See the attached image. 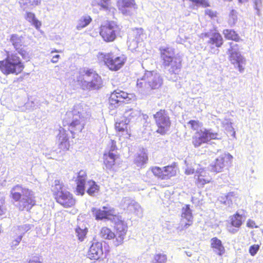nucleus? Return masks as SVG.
Wrapping results in <instances>:
<instances>
[{
	"mask_svg": "<svg viewBox=\"0 0 263 263\" xmlns=\"http://www.w3.org/2000/svg\"><path fill=\"white\" fill-rule=\"evenodd\" d=\"M163 82L160 73L155 71H146L141 78L137 79L136 87L143 96H151L154 94L155 90L161 87Z\"/></svg>",
	"mask_w": 263,
	"mask_h": 263,
	"instance_id": "f257e3e1",
	"label": "nucleus"
},
{
	"mask_svg": "<svg viewBox=\"0 0 263 263\" xmlns=\"http://www.w3.org/2000/svg\"><path fill=\"white\" fill-rule=\"evenodd\" d=\"M83 105L76 104L72 111H67L63 119L64 126H68V130L73 135L81 132L85 125L84 110Z\"/></svg>",
	"mask_w": 263,
	"mask_h": 263,
	"instance_id": "f03ea898",
	"label": "nucleus"
},
{
	"mask_svg": "<svg viewBox=\"0 0 263 263\" xmlns=\"http://www.w3.org/2000/svg\"><path fill=\"white\" fill-rule=\"evenodd\" d=\"M10 196L15 201H19L17 206L21 211H29L35 204L33 192L20 184L11 189Z\"/></svg>",
	"mask_w": 263,
	"mask_h": 263,
	"instance_id": "7ed1b4c3",
	"label": "nucleus"
},
{
	"mask_svg": "<svg viewBox=\"0 0 263 263\" xmlns=\"http://www.w3.org/2000/svg\"><path fill=\"white\" fill-rule=\"evenodd\" d=\"M160 50L164 69L171 74H178L181 68V58L175 55L174 50L172 48L161 47Z\"/></svg>",
	"mask_w": 263,
	"mask_h": 263,
	"instance_id": "20e7f679",
	"label": "nucleus"
},
{
	"mask_svg": "<svg viewBox=\"0 0 263 263\" xmlns=\"http://www.w3.org/2000/svg\"><path fill=\"white\" fill-rule=\"evenodd\" d=\"M77 80L83 89L97 90L103 86L101 76L92 69L84 68L80 71Z\"/></svg>",
	"mask_w": 263,
	"mask_h": 263,
	"instance_id": "39448f33",
	"label": "nucleus"
},
{
	"mask_svg": "<svg viewBox=\"0 0 263 263\" xmlns=\"http://www.w3.org/2000/svg\"><path fill=\"white\" fill-rule=\"evenodd\" d=\"M87 177V174L83 170H81L78 173L76 180V194L78 195L83 196L86 191L89 196H95L99 192L100 186L93 180L86 181Z\"/></svg>",
	"mask_w": 263,
	"mask_h": 263,
	"instance_id": "423d86ee",
	"label": "nucleus"
},
{
	"mask_svg": "<svg viewBox=\"0 0 263 263\" xmlns=\"http://www.w3.org/2000/svg\"><path fill=\"white\" fill-rule=\"evenodd\" d=\"M24 68V64L16 53L8 52L6 58L0 61V70L5 75L11 73L17 74Z\"/></svg>",
	"mask_w": 263,
	"mask_h": 263,
	"instance_id": "0eeeda50",
	"label": "nucleus"
},
{
	"mask_svg": "<svg viewBox=\"0 0 263 263\" xmlns=\"http://www.w3.org/2000/svg\"><path fill=\"white\" fill-rule=\"evenodd\" d=\"M221 139V135L212 128H203L195 133L192 137V143L195 148L199 147L211 140Z\"/></svg>",
	"mask_w": 263,
	"mask_h": 263,
	"instance_id": "6e6552de",
	"label": "nucleus"
},
{
	"mask_svg": "<svg viewBox=\"0 0 263 263\" xmlns=\"http://www.w3.org/2000/svg\"><path fill=\"white\" fill-rule=\"evenodd\" d=\"M156 125L158 127L157 132L164 135L169 131L171 121L168 112L165 109H160L153 115Z\"/></svg>",
	"mask_w": 263,
	"mask_h": 263,
	"instance_id": "1a4fd4ad",
	"label": "nucleus"
},
{
	"mask_svg": "<svg viewBox=\"0 0 263 263\" xmlns=\"http://www.w3.org/2000/svg\"><path fill=\"white\" fill-rule=\"evenodd\" d=\"M98 58L102 60L105 65L111 70L117 71L124 64L125 59L123 55L117 57L111 53H99Z\"/></svg>",
	"mask_w": 263,
	"mask_h": 263,
	"instance_id": "9d476101",
	"label": "nucleus"
},
{
	"mask_svg": "<svg viewBox=\"0 0 263 263\" xmlns=\"http://www.w3.org/2000/svg\"><path fill=\"white\" fill-rule=\"evenodd\" d=\"M230 45V48L228 50L230 54V60L235 68H237L240 72H242L246 65V59L238 51L239 49L237 44L231 43Z\"/></svg>",
	"mask_w": 263,
	"mask_h": 263,
	"instance_id": "9b49d317",
	"label": "nucleus"
},
{
	"mask_svg": "<svg viewBox=\"0 0 263 263\" xmlns=\"http://www.w3.org/2000/svg\"><path fill=\"white\" fill-rule=\"evenodd\" d=\"M204 37L209 39L207 44L209 46L210 52L214 54H218L223 40L221 35L216 30H211L203 34Z\"/></svg>",
	"mask_w": 263,
	"mask_h": 263,
	"instance_id": "f8f14e48",
	"label": "nucleus"
},
{
	"mask_svg": "<svg viewBox=\"0 0 263 263\" xmlns=\"http://www.w3.org/2000/svg\"><path fill=\"white\" fill-rule=\"evenodd\" d=\"M118 29V26L115 22H108L101 27L100 34L105 41L111 42L116 39Z\"/></svg>",
	"mask_w": 263,
	"mask_h": 263,
	"instance_id": "ddd939ff",
	"label": "nucleus"
},
{
	"mask_svg": "<svg viewBox=\"0 0 263 263\" xmlns=\"http://www.w3.org/2000/svg\"><path fill=\"white\" fill-rule=\"evenodd\" d=\"M128 94L119 89L115 90L110 95L108 100V108L114 109L121 105L128 98Z\"/></svg>",
	"mask_w": 263,
	"mask_h": 263,
	"instance_id": "4468645a",
	"label": "nucleus"
},
{
	"mask_svg": "<svg viewBox=\"0 0 263 263\" xmlns=\"http://www.w3.org/2000/svg\"><path fill=\"white\" fill-rule=\"evenodd\" d=\"M232 158V155L230 154L224 153L216 158L215 161L208 166V168L211 172L216 173L221 172L225 166V162L230 161Z\"/></svg>",
	"mask_w": 263,
	"mask_h": 263,
	"instance_id": "2eb2a0df",
	"label": "nucleus"
},
{
	"mask_svg": "<svg viewBox=\"0 0 263 263\" xmlns=\"http://www.w3.org/2000/svg\"><path fill=\"white\" fill-rule=\"evenodd\" d=\"M93 216L97 220H102L104 219H110L111 216L116 215L115 210L114 208L108 209L104 206L103 210L92 208L91 210Z\"/></svg>",
	"mask_w": 263,
	"mask_h": 263,
	"instance_id": "dca6fc26",
	"label": "nucleus"
},
{
	"mask_svg": "<svg viewBox=\"0 0 263 263\" xmlns=\"http://www.w3.org/2000/svg\"><path fill=\"white\" fill-rule=\"evenodd\" d=\"M181 217V224L179 227L180 228V230L187 229L193 223V216L190 205H185L182 208Z\"/></svg>",
	"mask_w": 263,
	"mask_h": 263,
	"instance_id": "f3484780",
	"label": "nucleus"
},
{
	"mask_svg": "<svg viewBox=\"0 0 263 263\" xmlns=\"http://www.w3.org/2000/svg\"><path fill=\"white\" fill-rule=\"evenodd\" d=\"M55 198L58 203L65 208L71 207L75 203L72 195L67 190L59 193Z\"/></svg>",
	"mask_w": 263,
	"mask_h": 263,
	"instance_id": "a211bd4d",
	"label": "nucleus"
},
{
	"mask_svg": "<svg viewBox=\"0 0 263 263\" xmlns=\"http://www.w3.org/2000/svg\"><path fill=\"white\" fill-rule=\"evenodd\" d=\"M115 228L116 230V239L114 240L115 246H118L123 242L127 230V227L122 221H120L116 223Z\"/></svg>",
	"mask_w": 263,
	"mask_h": 263,
	"instance_id": "6ab92c4d",
	"label": "nucleus"
},
{
	"mask_svg": "<svg viewBox=\"0 0 263 263\" xmlns=\"http://www.w3.org/2000/svg\"><path fill=\"white\" fill-rule=\"evenodd\" d=\"M102 244L100 242H93L87 253V257L90 259L98 260L103 255Z\"/></svg>",
	"mask_w": 263,
	"mask_h": 263,
	"instance_id": "aec40b11",
	"label": "nucleus"
},
{
	"mask_svg": "<svg viewBox=\"0 0 263 263\" xmlns=\"http://www.w3.org/2000/svg\"><path fill=\"white\" fill-rule=\"evenodd\" d=\"M118 4L119 10L124 15H131L135 9L134 0H118Z\"/></svg>",
	"mask_w": 263,
	"mask_h": 263,
	"instance_id": "412c9836",
	"label": "nucleus"
},
{
	"mask_svg": "<svg viewBox=\"0 0 263 263\" xmlns=\"http://www.w3.org/2000/svg\"><path fill=\"white\" fill-rule=\"evenodd\" d=\"M238 197V194L236 192H230L227 194H222L218 198L219 201L228 207H232Z\"/></svg>",
	"mask_w": 263,
	"mask_h": 263,
	"instance_id": "4be33fe9",
	"label": "nucleus"
},
{
	"mask_svg": "<svg viewBox=\"0 0 263 263\" xmlns=\"http://www.w3.org/2000/svg\"><path fill=\"white\" fill-rule=\"evenodd\" d=\"M60 148L62 149H68L69 147L68 132L63 128H60L58 136Z\"/></svg>",
	"mask_w": 263,
	"mask_h": 263,
	"instance_id": "5701e85b",
	"label": "nucleus"
},
{
	"mask_svg": "<svg viewBox=\"0 0 263 263\" xmlns=\"http://www.w3.org/2000/svg\"><path fill=\"white\" fill-rule=\"evenodd\" d=\"M148 155L147 151L144 148L140 149L136 155L134 163L138 167H143L147 163Z\"/></svg>",
	"mask_w": 263,
	"mask_h": 263,
	"instance_id": "b1692460",
	"label": "nucleus"
},
{
	"mask_svg": "<svg viewBox=\"0 0 263 263\" xmlns=\"http://www.w3.org/2000/svg\"><path fill=\"white\" fill-rule=\"evenodd\" d=\"M211 247L213 251L219 256H222L225 253V249L221 241L217 237H213L211 239Z\"/></svg>",
	"mask_w": 263,
	"mask_h": 263,
	"instance_id": "393cba45",
	"label": "nucleus"
},
{
	"mask_svg": "<svg viewBox=\"0 0 263 263\" xmlns=\"http://www.w3.org/2000/svg\"><path fill=\"white\" fill-rule=\"evenodd\" d=\"M9 41L15 50L19 49V48L22 46L25 47L24 45V37L22 35H20L17 34H12L10 36Z\"/></svg>",
	"mask_w": 263,
	"mask_h": 263,
	"instance_id": "a878e982",
	"label": "nucleus"
},
{
	"mask_svg": "<svg viewBox=\"0 0 263 263\" xmlns=\"http://www.w3.org/2000/svg\"><path fill=\"white\" fill-rule=\"evenodd\" d=\"M33 227L32 224H24L22 225L14 227L12 229V232L16 235H21L23 238L24 234L30 230Z\"/></svg>",
	"mask_w": 263,
	"mask_h": 263,
	"instance_id": "bb28decb",
	"label": "nucleus"
},
{
	"mask_svg": "<svg viewBox=\"0 0 263 263\" xmlns=\"http://www.w3.org/2000/svg\"><path fill=\"white\" fill-rule=\"evenodd\" d=\"M109 1L110 0H93L91 2V5L92 7L98 6L100 10L110 11L111 8L109 7Z\"/></svg>",
	"mask_w": 263,
	"mask_h": 263,
	"instance_id": "cd10ccee",
	"label": "nucleus"
},
{
	"mask_svg": "<svg viewBox=\"0 0 263 263\" xmlns=\"http://www.w3.org/2000/svg\"><path fill=\"white\" fill-rule=\"evenodd\" d=\"M245 220V216L237 212L231 217V224L236 228H239Z\"/></svg>",
	"mask_w": 263,
	"mask_h": 263,
	"instance_id": "c85d7f7f",
	"label": "nucleus"
},
{
	"mask_svg": "<svg viewBox=\"0 0 263 263\" xmlns=\"http://www.w3.org/2000/svg\"><path fill=\"white\" fill-rule=\"evenodd\" d=\"M104 156L105 157L104 162L106 168L109 170H111L115 164L117 154L116 153H111V154L105 153Z\"/></svg>",
	"mask_w": 263,
	"mask_h": 263,
	"instance_id": "c756f323",
	"label": "nucleus"
},
{
	"mask_svg": "<svg viewBox=\"0 0 263 263\" xmlns=\"http://www.w3.org/2000/svg\"><path fill=\"white\" fill-rule=\"evenodd\" d=\"M100 235L101 238L104 239H113V241L116 239V234L110 229L106 227L102 228Z\"/></svg>",
	"mask_w": 263,
	"mask_h": 263,
	"instance_id": "7c9ffc66",
	"label": "nucleus"
},
{
	"mask_svg": "<svg viewBox=\"0 0 263 263\" xmlns=\"http://www.w3.org/2000/svg\"><path fill=\"white\" fill-rule=\"evenodd\" d=\"M22 8L25 10L26 9H31L41 3V0H20L19 2Z\"/></svg>",
	"mask_w": 263,
	"mask_h": 263,
	"instance_id": "2f4dec72",
	"label": "nucleus"
},
{
	"mask_svg": "<svg viewBox=\"0 0 263 263\" xmlns=\"http://www.w3.org/2000/svg\"><path fill=\"white\" fill-rule=\"evenodd\" d=\"M224 37L228 40H231L235 42L241 40L239 35L232 29H224L223 31Z\"/></svg>",
	"mask_w": 263,
	"mask_h": 263,
	"instance_id": "473e14b6",
	"label": "nucleus"
},
{
	"mask_svg": "<svg viewBox=\"0 0 263 263\" xmlns=\"http://www.w3.org/2000/svg\"><path fill=\"white\" fill-rule=\"evenodd\" d=\"M141 115V111L136 109L130 108L125 111V118L129 120L136 119Z\"/></svg>",
	"mask_w": 263,
	"mask_h": 263,
	"instance_id": "72a5a7b5",
	"label": "nucleus"
},
{
	"mask_svg": "<svg viewBox=\"0 0 263 263\" xmlns=\"http://www.w3.org/2000/svg\"><path fill=\"white\" fill-rule=\"evenodd\" d=\"M176 171L172 165H168L163 167L162 179H170L171 177L175 176Z\"/></svg>",
	"mask_w": 263,
	"mask_h": 263,
	"instance_id": "f704fd0d",
	"label": "nucleus"
},
{
	"mask_svg": "<svg viewBox=\"0 0 263 263\" xmlns=\"http://www.w3.org/2000/svg\"><path fill=\"white\" fill-rule=\"evenodd\" d=\"M129 122V120L126 118H124L119 121H117L115 123L116 129L121 132H127Z\"/></svg>",
	"mask_w": 263,
	"mask_h": 263,
	"instance_id": "c9c22d12",
	"label": "nucleus"
},
{
	"mask_svg": "<svg viewBox=\"0 0 263 263\" xmlns=\"http://www.w3.org/2000/svg\"><path fill=\"white\" fill-rule=\"evenodd\" d=\"M198 173V175H195V177L196 178V177H197V179L199 183L204 185L210 181L211 178L205 175L206 172L204 170H201Z\"/></svg>",
	"mask_w": 263,
	"mask_h": 263,
	"instance_id": "e433bc0d",
	"label": "nucleus"
},
{
	"mask_svg": "<svg viewBox=\"0 0 263 263\" xmlns=\"http://www.w3.org/2000/svg\"><path fill=\"white\" fill-rule=\"evenodd\" d=\"M92 19L89 15H85L82 16L78 22L77 26L78 30H81L82 28L86 27L91 22Z\"/></svg>",
	"mask_w": 263,
	"mask_h": 263,
	"instance_id": "4c0bfd02",
	"label": "nucleus"
},
{
	"mask_svg": "<svg viewBox=\"0 0 263 263\" xmlns=\"http://www.w3.org/2000/svg\"><path fill=\"white\" fill-rule=\"evenodd\" d=\"M26 19L31 23L36 28H39L41 25V23L35 17V14L32 12H27L25 16Z\"/></svg>",
	"mask_w": 263,
	"mask_h": 263,
	"instance_id": "58836bf2",
	"label": "nucleus"
},
{
	"mask_svg": "<svg viewBox=\"0 0 263 263\" xmlns=\"http://www.w3.org/2000/svg\"><path fill=\"white\" fill-rule=\"evenodd\" d=\"M127 211L130 213H135L136 215H138L141 213V208L138 202L133 200L128 207Z\"/></svg>",
	"mask_w": 263,
	"mask_h": 263,
	"instance_id": "ea45409f",
	"label": "nucleus"
},
{
	"mask_svg": "<svg viewBox=\"0 0 263 263\" xmlns=\"http://www.w3.org/2000/svg\"><path fill=\"white\" fill-rule=\"evenodd\" d=\"M66 190L64 188L63 185L60 182V180H55L54 182V185L52 186V191L56 197L59 193L63 192Z\"/></svg>",
	"mask_w": 263,
	"mask_h": 263,
	"instance_id": "a19ab883",
	"label": "nucleus"
},
{
	"mask_svg": "<svg viewBox=\"0 0 263 263\" xmlns=\"http://www.w3.org/2000/svg\"><path fill=\"white\" fill-rule=\"evenodd\" d=\"M75 232L78 239L80 241H83L87 233L88 229L87 228L84 227L82 228L80 227H78L75 229Z\"/></svg>",
	"mask_w": 263,
	"mask_h": 263,
	"instance_id": "79ce46f5",
	"label": "nucleus"
},
{
	"mask_svg": "<svg viewBox=\"0 0 263 263\" xmlns=\"http://www.w3.org/2000/svg\"><path fill=\"white\" fill-rule=\"evenodd\" d=\"M167 257L165 254L159 253L156 254L152 263H166Z\"/></svg>",
	"mask_w": 263,
	"mask_h": 263,
	"instance_id": "37998d69",
	"label": "nucleus"
},
{
	"mask_svg": "<svg viewBox=\"0 0 263 263\" xmlns=\"http://www.w3.org/2000/svg\"><path fill=\"white\" fill-rule=\"evenodd\" d=\"M132 201H133V200L131 198H130L129 197H124L121 201V202L120 203V206L124 210L127 211L128 207H129L130 204H131V202H132Z\"/></svg>",
	"mask_w": 263,
	"mask_h": 263,
	"instance_id": "c03bdc74",
	"label": "nucleus"
},
{
	"mask_svg": "<svg viewBox=\"0 0 263 263\" xmlns=\"http://www.w3.org/2000/svg\"><path fill=\"white\" fill-rule=\"evenodd\" d=\"M13 234L14 235L12 236V239L10 243L11 247L13 249H15L19 245L23 238L21 235L18 236L14 234Z\"/></svg>",
	"mask_w": 263,
	"mask_h": 263,
	"instance_id": "a18cd8bd",
	"label": "nucleus"
},
{
	"mask_svg": "<svg viewBox=\"0 0 263 263\" xmlns=\"http://www.w3.org/2000/svg\"><path fill=\"white\" fill-rule=\"evenodd\" d=\"M117 149V148L116 146V141H115L114 140H111L105 153H106L107 154H111V153L116 154Z\"/></svg>",
	"mask_w": 263,
	"mask_h": 263,
	"instance_id": "49530a36",
	"label": "nucleus"
},
{
	"mask_svg": "<svg viewBox=\"0 0 263 263\" xmlns=\"http://www.w3.org/2000/svg\"><path fill=\"white\" fill-rule=\"evenodd\" d=\"M7 210L5 198L4 196L0 195V215L5 214Z\"/></svg>",
	"mask_w": 263,
	"mask_h": 263,
	"instance_id": "de8ad7c7",
	"label": "nucleus"
},
{
	"mask_svg": "<svg viewBox=\"0 0 263 263\" xmlns=\"http://www.w3.org/2000/svg\"><path fill=\"white\" fill-rule=\"evenodd\" d=\"M151 170L156 177L162 179L163 168L158 166H154L151 168Z\"/></svg>",
	"mask_w": 263,
	"mask_h": 263,
	"instance_id": "09e8293b",
	"label": "nucleus"
},
{
	"mask_svg": "<svg viewBox=\"0 0 263 263\" xmlns=\"http://www.w3.org/2000/svg\"><path fill=\"white\" fill-rule=\"evenodd\" d=\"M237 21V17L236 15V11L234 10H231L229 19V24L231 26H233L235 24Z\"/></svg>",
	"mask_w": 263,
	"mask_h": 263,
	"instance_id": "8fccbe9b",
	"label": "nucleus"
},
{
	"mask_svg": "<svg viewBox=\"0 0 263 263\" xmlns=\"http://www.w3.org/2000/svg\"><path fill=\"white\" fill-rule=\"evenodd\" d=\"M24 47L22 46L19 48V49H16L18 53H19L23 58V59L28 60L29 59V54L28 51H27L24 48Z\"/></svg>",
	"mask_w": 263,
	"mask_h": 263,
	"instance_id": "3c124183",
	"label": "nucleus"
},
{
	"mask_svg": "<svg viewBox=\"0 0 263 263\" xmlns=\"http://www.w3.org/2000/svg\"><path fill=\"white\" fill-rule=\"evenodd\" d=\"M260 246L258 245H253L250 247L249 252L252 256H255L259 250Z\"/></svg>",
	"mask_w": 263,
	"mask_h": 263,
	"instance_id": "603ef678",
	"label": "nucleus"
},
{
	"mask_svg": "<svg viewBox=\"0 0 263 263\" xmlns=\"http://www.w3.org/2000/svg\"><path fill=\"white\" fill-rule=\"evenodd\" d=\"M254 4V8L257 10V14H259V9L261 6V0H253Z\"/></svg>",
	"mask_w": 263,
	"mask_h": 263,
	"instance_id": "864d4df0",
	"label": "nucleus"
},
{
	"mask_svg": "<svg viewBox=\"0 0 263 263\" xmlns=\"http://www.w3.org/2000/svg\"><path fill=\"white\" fill-rule=\"evenodd\" d=\"M198 123V121L195 120H190L188 122V124L191 125L192 129H193V130H197L198 129L199 126Z\"/></svg>",
	"mask_w": 263,
	"mask_h": 263,
	"instance_id": "5fc2aeb1",
	"label": "nucleus"
},
{
	"mask_svg": "<svg viewBox=\"0 0 263 263\" xmlns=\"http://www.w3.org/2000/svg\"><path fill=\"white\" fill-rule=\"evenodd\" d=\"M194 3H195L197 5H200L202 6L206 7L209 6L207 1L205 0H192Z\"/></svg>",
	"mask_w": 263,
	"mask_h": 263,
	"instance_id": "6e6d98bb",
	"label": "nucleus"
},
{
	"mask_svg": "<svg viewBox=\"0 0 263 263\" xmlns=\"http://www.w3.org/2000/svg\"><path fill=\"white\" fill-rule=\"evenodd\" d=\"M25 106L26 108L29 109H33L35 107V104L32 101H28L25 103Z\"/></svg>",
	"mask_w": 263,
	"mask_h": 263,
	"instance_id": "4d7b16f0",
	"label": "nucleus"
},
{
	"mask_svg": "<svg viewBox=\"0 0 263 263\" xmlns=\"http://www.w3.org/2000/svg\"><path fill=\"white\" fill-rule=\"evenodd\" d=\"M185 173L186 175H191L194 173V168H193L191 166L186 165V168L185 170Z\"/></svg>",
	"mask_w": 263,
	"mask_h": 263,
	"instance_id": "13d9d810",
	"label": "nucleus"
},
{
	"mask_svg": "<svg viewBox=\"0 0 263 263\" xmlns=\"http://www.w3.org/2000/svg\"><path fill=\"white\" fill-rule=\"evenodd\" d=\"M239 228H236L232 225L228 227V230L229 232L232 234H235L238 231Z\"/></svg>",
	"mask_w": 263,
	"mask_h": 263,
	"instance_id": "bf43d9fd",
	"label": "nucleus"
},
{
	"mask_svg": "<svg viewBox=\"0 0 263 263\" xmlns=\"http://www.w3.org/2000/svg\"><path fill=\"white\" fill-rule=\"evenodd\" d=\"M29 263H41V261L39 257L33 256L30 260Z\"/></svg>",
	"mask_w": 263,
	"mask_h": 263,
	"instance_id": "052dcab7",
	"label": "nucleus"
},
{
	"mask_svg": "<svg viewBox=\"0 0 263 263\" xmlns=\"http://www.w3.org/2000/svg\"><path fill=\"white\" fill-rule=\"evenodd\" d=\"M142 30L141 28L140 29H136L135 31H134V33H135L136 39L137 40V42L139 40L138 37H140V33H142Z\"/></svg>",
	"mask_w": 263,
	"mask_h": 263,
	"instance_id": "680f3d73",
	"label": "nucleus"
},
{
	"mask_svg": "<svg viewBox=\"0 0 263 263\" xmlns=\"http://www.w3.org/2000/svg\"><path fill=\"white\" fill-rule=\"evenodd\" d=\"M59 58H60V55H59V54H57L53 56L52 60H51V62L53 63H55L58 62Z\"/></svg>",
	"mask_w": 263,
	"mask_h": 263,
	"instance_id": "e2e57ef3",
	"label": "nucleus"
},
{
	"mask_svg": "<svg viewBox=\"0 0 263 263\" xmlns=\"http://www.w3.org/2000/svg\"><path fill=\"white\" fill-rule=\"evenodd\" d=\"M247 226L249 227H252V226L251 225V223H250V221L248 222Z\"/></svg>",
	"mask_w": 263,
	"mask_h": 263,
	"instance_id": "0e129e2a",
	"label": "nucleus"
},
{
	"mask_svg": "<svg viewBox=\"0 0 263 263\" xmlns=\"http://www.w3.org/2000/svg\"><path fill=\"white\" fill-rule=\"evenodd\" d=\"M248 0H238V2L240 3H242L245 2H247Z\"/></svg>",
	"mask_w": 263,
	"mask_h": 263,
	"instance_id": "69168bd1",
	"label": "nucleus"
},
{
	"mask_svg": "<svg viewBox=\"0 0 263 263\" xmlns=\"http://www.w3.org/2000/svg\"><path fill=\"white\" fill-rule=\"evenodd\" d=\"M219 151H220V149H216V152H214V153H218Z\"/></svg>",
	"mask_w": 263,
	"mask_h": 263,
	"instance_id": "338daca9",
	"label": "nucleus"
},
{
	"mask_svg": "<svg viewBox=\"0 0 263 263\" xmlns=\"http://www.w3.org/2000/svg\"><path fill=\"white\" fill-rule=\"evenodd\" d=\"M143 117H144V119H145L146 118L148 117V116L147 115H145L143 116Z\"/></svg>",
	"mask_w": 263,
	"mask_h": 263,
	"instance_id": "774afa93",
	"label": "nucleus"
}]
</instances>
